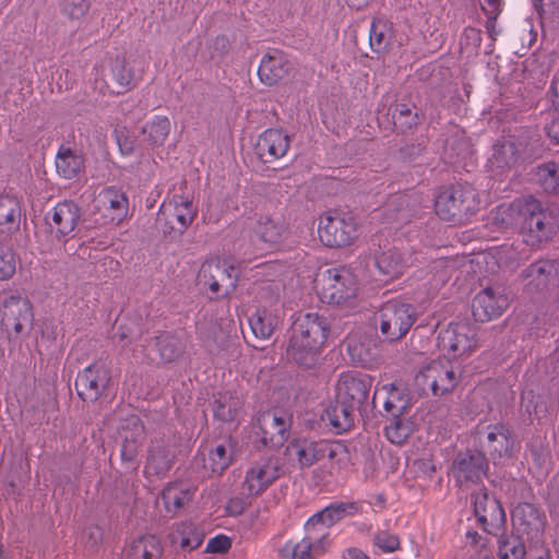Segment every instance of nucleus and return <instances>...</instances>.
Returning a JSON list of instances; mask_svg holds the SVG:
<instances>
[{"label": "nucleus", "instance_id": "1", "mask_svg": "<svg viewBox=\"0 0 559 559\" xmlns=\"http://www.w3.org/2000/svg\"><path fill=\"white\" fill-rule=\"evenodd\" d=\"M331 325L318 312L299 314L292 325L286 355L299 366L313 367L326 346Z\"/></svg>", "mask_w": 559, "mask_h": 559}, {"label": "nucleus", "instance_id": "2", "mask_svg": "<svg viewBox=\"0 0 559 559\" xmlns=\"http://www.w3.org/2000/svg\"><path fill=\"white\" fill-rule=\"evenodd\" d=\"M328 456V473L335 476L347 467L349 453L341 443H332L324 440L314 441L306 438L292 440L285 450V457L288 463L300 468L309 467Z\"/></svg>", "mask_w": 559, "mask_h": 559}, {"label": "nucleus", "instance_id": "3", "mask_svg": "<svg viewBox=\"0 0 559 559\" xmlns=\"http://www.w3.org/2000/svg\"><path fill=\"white\" fill-rule=\"evenodd\" d=\"M317 292L323 304L352 307L359 293V282L347 266L330 267L318 280Z\"/></svg>", "mask_w": 559, "mask_h": 559}, {"label": "nucleus", "instance_id": "4", "mask_svg": "<svg viewBox=\"0 0 559 559\" xmlns=\"http://www.w3.org/2000/svg\"><path fill=\"white\" fill-rule=\"evenodd\" d=\"M238 278L237 265L227 259L211 258L201 264L197 285L211 299H218L229 296L237 288Z\"/></svg>", "mask_w": 559, "mask_h": 559}, {"label": "nucleus", "instance_id": "5", "mask_svg": "<svg viewBox=\"0 0 559 559\" xmlns=\"http://www.w3.org/2000/svg\"><path fill=\"white\" fill-rule=\"evenodd\" d=\"M520 234L523 241L532 247L549 241L558 231L556 217L542 203L532 198H524Z\"/></svg>", "mask_w": 559, "mask_h": 559}, {"label": "nucleus", "instance_id": "6", "mask_svg": "<svg viewBox=\"0 0 559 559\" xmlns=\"http://www.w3.org/2000/svg\"><path fill=\"white\" fill-rule=\"evenodd\" d=\"M34 313L28 299L19 294L0 293V324L10 340L24 338L33 329Z\"/></svg>", "mask_w": 559, "mask_h": 559}, {"label": "nucleus", "instance_id": "7", "mask_svg": "<svg viewBox=\"0 0 559 559\" xmlns=\"http://www.w3.org/2000/svg\"><path fill=\"white\" fill-rule=\"evenodd\" d=\"M533 157L531 139L524 131L499 139L492 146L489 165L492 170L503 174L524 164Z\"/></svg>", "mask_w": 559, "mask_h": 559}, {"label": "nucleus", "instance_id": "8", "mask_svg": "<svg viewBox=\"0 0 559 559\" xmlns=\"http://www.w3.org/2000/svg\"><path fill=\"white\" fill-rule=\"evenodd\" d=\"M480 201L471 185L452 186L440 192L435 202L436 214L443 221L462 219L479 209Z\"/></svg>", "mask_w": 559, "mask_h": 559}, {"label": "nucleus", "instance_id": "9", "mask_svg": "<svg viewBox=\"0 0 559 559\" xmlns=\"http://www.w3.org/2000/svg\"><path fill=\"white\" fill-rule=\"evenodd\" d=\"M318 235L326 247L350 246L358 238V224L350 213L329 211L319 218Z\"/></svg>", "mask_w": 559, "mask_h": 559}, {"label": "nucleus", "instance_id": "10", "mask_svg": "<svg viewBox=\"0 0 559 559\" xmlns=\"http://www.w3.org/2000/svg\"><path fill=\"white\" fill-rule=\"evenodd\" d=\"M416 320V311L411 304L392 299L380 308L378 326L385 341L396 342L406 336Z\"/></svg>", "mask_w": 559, "mask_h": 559}, {"label": "nucleus", "instance_id": "11", "mask_svg": "<svg viewBox=\"0 0 559 559\" xmlns=\"http://www.w3.org/2000/svg\"><path fill=\"white\" fill-rule=\"evenodd\" d=\"M459 379L456 367L450 359L443 358L423 366L415 377V382L423 393L431 392L435 396H442L454 390Z\"/></svg>", "mask_w": 559, "mask_h": 559}, {"label": "nucleus", "instance_id": "12", "mask_svg": "<svg viewBox=\"0 0 559 559\" xmlns=\"http://www.w3.org/2000/svg\"><path fill=\"white\" fill-rule=\"evenodd\" d=\"M197 216L192 197L188 193L173 194L165 200L158 211L156 223L164 234H182Z\"/></svg>", "mask_w": 559, "mask_h": 559}, {"label": "nucleus", "instance_id": "13", "mask_svg": "<svg viewBox=\"0 0 559 559\" xmlns=\"http://www.w3.org/2000/svg\"><path fill=\"white\" fill-rule=\"evenodd\" d=\"M438 347L450 360L471 355L477 347L474 328L466 321L451 322L439 332Z\"/></svg>", "mask_w": 559, "mask_h": 559}, {"label": "nucleus", "instance_id": "14", "mask_svg": "<svg viewBox=\"0 0 559 559\" xmlns=\"http://www.w3.org/2000/svg\"><path fill=\"white\" fill-rule=\"evenodd\" d=\"M92 213L102 225H119L129 213V199L117 187H106L94 198Z\"/></svg>", "mask_w": 559, "mask_h": 559}, {"label": "nucleus", "instance_id": "15", "mask_svg": "<svg viewBox=\"0 0 559 559\" xmlns=\"http://www.w3.org/2000/svg\"><path fill=\"white\" fill-rule=\"evenodd\" d=\"M282 474L277 459L266 457L253 463L247 471L242 492L247 497L262 495Z\"/></svg>", "mask_w": 559, "mask_h": 559}, {"label": "nucleus", "instance_id": "16", "mask_svg": "<svg viewBox=\"0 0 559 559\" xmlns=\"http://www.w3.org/2000/svg\"><path fill=\"white\" fill-rule=\"evenodd\" d=\"M110 371L103 361L84 368L75 380V389L83 401H96L110 383Z\"/></svg>", "mask_w": 559, "mask_h": 559}, {"label": "nucleus", "instance_id": "17", "mask_svg": "<svg viewBox=\"0 0 559 559\" xmlns=\"http://www.w3.org/2000/svg\"><path fill=\"white\" fill-rule=\"evenodd\" d=\"M474 514L486 533L499 535L504 530V510L501 503L488 492L481 490L474 495Z\"/></svg>", "mask_w": 559, "mask_h": 559}, {"label": "nucleus", "instance_id": "18", "mask_svg": "<svg viewBox=\"0 0 559 559\" xmlns=\"http://www.w3.org/2000/svg\"><path fill=\"white\" fill-rule=\"evenodd\" d=\"M509 307V298L500 287H486L473 299L472 312L476 321L488 322L499 318Z\"/></svg>", "mask_w": 559, "mask_h": 559}, {"label": "nucleus", "instance_id": "19", "mask_svg": "<svg viewBox=\"0 0 559 559\" xmlns=\"http://www.w3.org/2000/svg\"><path fill=\"white\" fill-rule=\"evenodd\" d=\"M371 384L372 379L367 374L344 372L336 383V399L359 408L367 400Z\"/></svg>", "mask_w": 559, "mask_h": 559}, {"label": "nucleus", "instance_id": "20", "mask_svg": "<svg viewBox=\"0 0 559 559\" xmlns=\"http://www.w3.org/2000/svg\"><path fill=\"white\" fill-rule=\"evenodd\" d=\"M290 147V138L282 129L271 128L263 131L257 141L255 151L265 163L284 157Z\"/></svg>", "mask_w": 559, "mask_h": 559}, {"label": "nucleus", "instance_id": "21", "mask_svg": "<svg viewBox=\"0 0 559 559\" xmlns=\"http://www.w3.org/2000/svg\"><path fill=\"white\" fill-rule=\"evenodd\" d=\"M328 544V533L306 532L298 543L287 542L280 554L283 558L314 559L326 550Z\"/></svg>", "mask_w": 559, "mask_h": 559}, {"label": "nucleus", "instance_id": "22", "mask_svg": "<svg viewBox=\"0 0 559 559\" xmlns=\"http://www.w3.org/2000/svg\"><path fill=\"white\" fill-rule=\"evenodd\" d=\"M290 425V417L284 413L272 411L263 413L259 418L262 441L274 448L282 445L288 438Z\"/></svg>", "mask_w": 559, "mask_h": 559}, {"label": "nucleus", "instance_id": "23", "mask_svg": "<svg viewBox=\"0 0 559 559\" xmlns=\"http://www.w3.org/2000/svg\"><path fill=\"white\" fill-rule=\"evenodd\" d=\"M487 467V460L483 453H466L454 461L452 474L456 483L462 486L481 480Z\"/></svg>", "mask_w": 559, "mask_h": 559}, {"label": "nucleus", "instance_id": "24", "mask_svg": "<svg viewBox=\"0 0 559 559\" xmlns=\"http://www.w3.org/2000/svg\"><path fill=\"white\" fill-rule=\"evenodd\" d=\"M289 61L278 49L269 50L261 59L258 75L260 81L269 86L277 84L288 73Z\"/></svg>", "mask_w": 559, "mask_h": 559}, {"label": "nucleus", "instance_id": "25", "mask_svg": "<svg viewBox=\"0 0 559 559\" xmlns=\"http://www.w3.org/2000/svg\"><path fill=\"white\" fill-rule=\"evenodd\" d=\"M480 444L489 456L496 461L497 459L511 456L513 439L508 427L493 425L489 426L486 435L480 438Z\"/></svg>", "mask_w": 559, "mask_h": 559}, {"label": "nucleus", "instance_id": "26", "mask_svg": "<svg viewBox=\"0 0 559 559\" xmlns=\"http://www.w3.org/2000/svg\"><path fill=\"white\" fill-rule=\"evenodd\" d=\"M56 171L59 177L72 180L85 169V158L81 150L66 144L60 145L55 158Z\"/></svg>", "mask_w": 559, "mask_h": 559}, {"label": "nucleus", "instance_id": "27", "mask_svg": "<svg viewBox=\"0 0 559 559\" xmlns=\"http://www.w3.org/2000/svg\"><path fill=\"white\" fill-rule=\"evenodd\" d=\"M80 218V209L72 201L57 203L51 210L48 222L51 229L61 236L70 235L76 227Z\"/></svg>", "mask_w": 559, "mask_h": 559}, {"label": "nucleus", "instance_id": "28", "mask_svg": "<svg viewBox=\"0 0 559 559\" xmlns=\"http://www.w3.org/2000/svg\"><path fill=\"white\" fill-rule=\"evenodd\" d=\"M559 264L551 260H538L526 267L521 276L531 290H543L558 274Z\"/></svg>", "mask_w": 559, "mask_h": 559}, {"label": "nucleus", "instance_id": "29", "mask_svg": "<svg viewBox=\"0 0 559 559\" xmlns=\"http://www.w3.org/2000/svg\"><path fill=\"white\" fill-rule=\"evenodd\" d=\"M22 209L19 200L10 194H0V238L4 241L20 229Z\"/></svg>", "mask_w": 559, "mask_h": 559}, {"label": "nucleus", "instance_id": "30", "mask_svg": "<svg viewBox=\"0 0 559 559\" xmlns=\"http://www.w3.org/2000/svg\"><path fill=\"white\" fill-rule=\"evenodd\" d=\"M204 536L203 530L194 522L182 521L173 525L169 540L173 546L191 551L201 546Z\"/></svg>", "mask_w": 559, "mask_h": 559}, {"label": "nucleus", "instance_id": "31", "mask_svg": "<svg viewBox=\"0 0 559 559\" xmlns=\"http://www.w3.org/2000/svg\"><path fill=\"white\" fill-rule=\"evenodd\" d=\"M124 552L127 559H162L164 548L157 536L144 534L131 539Z\"/></svg>", "mask_w": 559, "mask_h": 559}, {"label": "nucleus", "instance_id": "32", "mask_svg": "<svg viewBox=\"0 0 559 559\" xmlns=\"http://www.w3.org/2000/svg\"><path fill=\"white\" fill-rule=\"evenodd\" d=\"M408 265L406 255L396 249H388L376 255V266L384 281L399 278Z\"/></svg>", "mask_w": 559, "mask_h": 559}, {"label": "nucleus", "instance_id": "33", "mask_svg": "<svg viewBox=\"0 0 559 559\" xmlns=\"http://www.w3.org/2000/svg\"><path fill=\"white\" fill-rule=\"evenodd\" d=\"M203 467L212 474L221 475L233 461L231 445L229 441L214 444L207 452H202Z\"/></svg>", "mask_w": 559, "mask_h": 559}, {"label": "nucleus", "instance_id": "34", "mask_svg": "<svg viewBox=\"0 0 559 559\" xmlns=\"http://www.w3.org/2000/svg\"><path fill=\"white\" fill-rule=\"evenodd\" d=\"M193 491L185 483H171L162 491V500L168 513L176 514L192 499Z\"/></svg>", "mask_w": 559, "mask_h": 559}, {"label": "nucleus", "instance_id": "35", "mask_svg": "<svg viewBox=\"0 0 559 559\" xmlns=\"http://www.w3.org/2000/svg\"><path fill=\"white\" fill-rule=\"evenodd\" d=\"M111 80L117 85V95L126 94L136 87L139 80L133 69L127 63L124 58L117 57L110 63Z\"/></svg>", "mask_w": 559, "mask_h": 559}, {"label": "nucleus", "instance_id": "36", "mask_svg": "<svg viewBox=\"0 0 559 559\" xmlns=\"http://www.w3.org/2000/svg\"><path fill=\"white\" fill-rule=\"evenodd\" d=\"M280 323V318L269 309H258L250 318L249 325L257 338L269 340Z\"/></svg>", "mask_w": 559, "mask_h": 559}, {"label": "nucleus", "instance_id": "37", "mask_svg": "<svg viewBox=\"0 0 559 559\" xmlns=\"http://www.w3.org/2000/svg\"><path fill=\"white\" fill-rule=\"evenodd\" d=\"M512 520L515 524L524 526V530L539 532L544 528L545 516L532 503L523 502L515 507L512 512Z\"/></svg>", "mask_w": 559, "mask_h": 559}, {"label": "nucleus", "instance_id": "38", "mask_svg": "<svg viewBox=\"0 0 559 559\" xmlns=\"http://www.w3.org/2000/svg\"><path fill=\"white\" fill-rule=\"evenodd\" d=\"M129 426H131L130 435L123 428L122 429V447H121V457L127 461H132L139 448L144 439V426L136 417H131L129 420Z\"/></svg>", "mask_w": 559, "mask_h": 559}, {"label": "nucleus", "instance_id": "39", "mask_svg": "<svg viewBox=\"0 0 559 559\" xmlns=\"http://www.w3.org/2000/svg\"><path fill=\"white\" fill-rule=\"evenodd\" d=\"M356 409H358V407L349 405V403H341L336 400L335 404L326 409V418L338 433L344 432L353 426Z\"/></svg>", "mask_w": 559, "mask_h": 559}, {"label": "nucleus", "instance_id": "40", "mask_svg": "<svg viewBox=\"0 0 559 559\" xmlns=\"http://www.w3.org/2000/svg\"><path fill=\"white\" fill-rule=\"evenodd\" d=\"M286 234V226L280 219L270 216H261L254 228V235L260 241L269 245L280 242Z\"/></svg>", "mask_w": 559, "mask_h": 559}, {"label": "nucleus", "instance_id": "41", "mask_svg": "<svg viewBox=\"0 0 559 559\" xmlns=\"http://www.w3.org/2000/svg\"><path fill=\"white\" fill-rule=\"evenodd\" d=\"M174 454L164 445L157 444L150 449L145 473L148 475L162 476L173 465Z\"/></svg>", "mask_w": 559, "mask_h": 559}, {"label": "nucleus", "instance_id": "42", "mask_svg": "<svg viewBox=\"0 0 559 559\" xmlns=\"http://www.w3.org/2000/svg\"><path fill=\"white\" fill-rule=\"evenodd\" d=\"M496 536L498 537L499 559H524L525 546L519 535L506 534L503 530Z\"/></svg>", "mask_w": 559, "mask_h": 559}, {"label": "nucleus", "instance_id": "43", "mask_svg": "<svg viewBox=\"0 0 559 559\" xmlns=\"http://www.w3.org/2000/svg\"><path fill=\"white\" fill-rule=\"evenodd\" d=\"M393 35L392 25L384 19H374L370 26L369 44L372 51L383 52L391 43Z\"/></svg>", "mask_w": 559, "mask_h": 559}, {"label": "nucleus", "instance_id": "44", "mask_svg": "<svg viewBox=\"0 0 559 559\" xmlns=\"http://www.w3.org/2000/svg\"><path fill=\"white\" fill-rule=\"evenodd\" d=\"M524 199L515 200L513 203L509 205H500L497 207L495 214V224L502 229H507L514 225L521 226Z\"/></svg>", "mask_w": 559, "mask_h": 559}, {"label": "nucleus", "instance_id": "45", "mask_svg": "<svg viewBox=\"0 0 559 559\" xmlns=\"http://www.w3.org/2000/svg\"><path fill=\"white\" fill-rule=\"evenodd\" d=\"M338 521H341V519L338 518L332 503H330L324 509L314 513L307 520L305 524V531L310 533L313 531L317 533H326V528L333 526Z\"/></svg>", "mask_w": 559, "mask_h": 559}, {"label": "nucleus", "instance_id": "46", "mask_svg": "<svg viewBox=\"0 0 559 559\" xmlns=\"http://www.w3.org/2000/svg\"><path fill=\"white\" fill-rule=\"evenodd\" d=\"M170 120L166 116H155L148 121L144 128L143 133L147 134V140L154 145H162L170 132Z\"/></svg>", "mask_w": 559, "mask_h": 559}, {"label": "nucleus", "instance_id": "47", "mask_svg": "<svg viewBox=\"0 0 559 559\" xmlns=\"http://www.w3.org/2000/svg\"><path fill=\"white\" fill-rule=\"evenodd\" d=\"M414 426L409 419L394 417L384 428L386 439L393 444H403L413 433Z\"/></svg>", "mask_w": 559, "mask_h": 559}, {"label": "nucleus", "instance_id": "48", "mask_svg": "<svg viewBox=\"0 0 559 559\" xmlns=\"http://www.w3.org/2000/svg\"><path fill=\"white\" fill-rule=\"evenodd\" d=\"M537 180L547 192H559V165L546 163L537 168Z\"/></svg>", "mask_w": 559, "mask_h": 559}, {"label": "nucleus", "instance_id": "49", "mask_svg": "<svg viewBox=\"0 0 559 559\" xmlns=\"http://www.w3.org/2000/svg\"><path fill=\"white\" fill-rule=\"evenodd\" d=\"M16 271V255L10 246V239L0 238V281L10 280Z\"/></svg>", "mask_w": 559, "mask_h": 559}, {"label": "nucleus", "instance_id": "50", "mask_svg": "<svg viewBox=\"0 0 559 559\" xmlns=\"http://www.w3.org/2000/svg\"><path fill=\"white\" fill-rule=\"evenodd\" d=\"M240 412V402L231 396H221L214 407L215 418L222 421H234Z\"/></svg>", "mask_w": 559, "mask_h": 559}, {"label": "nucleus", "instance_id": "51", "mask_svg": "<svg viewBox=\"0 0 559 559\" xmlns=\"http://www.w3.org/2000/svg\"><path fill=\"white\" fill-rule=\"evenodd\" d=\"M156 345L160 358L168 362L176 360L182 353L180 341L176 336L169 334L158 336Z\"/></svg>", "mask_w": 559, "mask_h": 559}, {"label": "nucleus", "instance_id": "52", "mask_svg": "<svg viewBox=\"0 0 559 559\" xmlns=\"http://www.w3.org/2000/svg\"><path fill=\"white\" fill-rule=\"evenodd\" d=\"M394 123L402 130H411L418 123V115L414 112L409 105L399 104L393 111Z\"/></svg>", "mask_w": 559, "mask_h": 559}, {"label": "nucleus", "instance_id": "53", "mask_svg": "<svg viewBox=\"0 0 559 559\" xmlns=\"http://www.w3.org/2000/svg\"><path fill=\"white\" fill-rule=\"evenodd\" d=\"M90 8V0H64L61 11L71 20H80L85 16Z\"/></svg>", "mask_w": 559, "mask_h": 559}, {"label": "nucleus", "instance_id": "54", "mask_svg": "<svg viewBox=\"0 0 559 559\" xmlns=\"http://www.w3.org/2000/svg\"><path fill=\"white\" fill-rule=\"evenodd\" d=\"M527 257L526 251L519 252L513 246H502L497 252L498 262L506 266L518 264L520 261L527 259Z\"/></svg>", "mask_w": 559, "mask_h": 559}, {"label": "nucleus", "instance_id": "55", "mask_svg": "<svg viewBox=\"0 0 559 559\" xmlns=\"http://www.w3.org/2000/svg\"><path fill=\"white\" fill-rule=\"evenodd\" d=\"M373 543L383 552H393L400 548L399 537L384 531L374 535Z\"/></svg>", "mask_w": 559, "mask_h": 559}, {"label": "nucleus", "instance_id": "56", "mask_svg": "<svg viewBox=\"0 0 559 559\" xmlns=\"http://www.w3.org/2000/svg\"><path fill=\"white\" fill-rule=\"evenodd\" d=\"M231 547V540L228 536L224 534H218L215 537L211 538L205 547V552L207 554H225Z\"/></svg>", "mask_w": 559, "mask_h": 559}, {"label": "nucleus", "instance_id": "57", "mask_svg": "<svg viewBox=\"0 0 559 559\" xmlns=\"http://www.w3.org/2000/svg\"><path fill=\"white\" fill-rule=\"evenodd\" d=\"M333 508L335 509L338 518L342 520L345 516H352L355 514H358L361 510V507L358 502L355 501H340V502H333Z\"/></svg>", "mask_w": 559, "mask_h": 559}, {"label": "nucleus", "instance_id": "58", "mask_svg": "<svg viewBox=\"0 0 559 559\" xmlns=\"http://www.w3.org/2000/svg\"><path fill=\"white\" fill-rule=\"evenodd\" d=\"M546 132L555 143H559V111L551 116L549 123L546 126Z\"/></svg>", "mask_w": 559, "mask_h": 559}, {"label": "nucleus", "instance_id": "59", "mask_svg": "<svg viewBox=\"0 0 559 559\" xmlns=\"http://www.w3.org/2000/svg\"><path fill=\"white\" fill-rule=\"evenodd\" d=\"M487 8H484L485 14L496 20L501 12V0H485Z\"/></svg>", "mask_w": 559, "mask_h": 559}, {"label": "nucleus", "instance_id": "60", "mask_svg": "<svg viewBox=\"0 0 559 559\" xmlns=\"http://www.w3.org/2000/svg\"><path fill=\"white\" fill-rule=\"evenodd\" d=\"M551 104L556 111H559V76L555 78L549 88Z\"/></svg>", "mask_w": 559, "mask_h": 559}, {"label": "nucleus", "instance_id": "61", "mask_svg": "<svg viewBox=\"0 0 559 559\" xmlns=\"http://www.w3.org/2000/svg\"><path fill=\"white\" fill-rule=\"evenodd\" d=\"M392 401H405L403 397L400 396L399 390L395 389L393 384H391V390L389 392V396L384 402V408L388 412H391L392 408L394 407Z\"/></svg>", "mask_w": 559, "mask_h": 559}, {"label": "nucleus", "instance_id": "62", "mask_svg": "<svg viewBox=\"0 0 559 559\" xmlns=\"http://www.w3.org/2000/svg\"><path fill=\"white\" fill-rule=\"evenodd\" d=\"M343 559H369V557L358 548H348L343 552Z\"/></svg>", "mask_w": 559, "mask_h": 559}, {"label": "nucleus", "instance_id": "63", "mask_svg": "<svg viewBox=\"0 0 559 559\" xmlns=\"http://www.w3.org/2000/svg\"><path fill=\"white\" fill-rule=\"evenodd\" d=\"M245 508V503L241 499H231L227 506V510L234 514H240Z\"/></svg>", "mask_w": 559, "mask_h": 559}, {"label": "nucleus", "instance_id": "64", "mask_svg": "<svg viewBox=\"0 0 559 559\" xmlns=\"http://www.w3.org/2000/svg\"><path fill=\"white\" fill-rule=\"evenodd\" d=\"M531 556H532V559H551L550 551L546 547L536 549V551L534 554H532Z\"/></svg>", "mask_w": 559, "mask_h": 559}]
</instances>
